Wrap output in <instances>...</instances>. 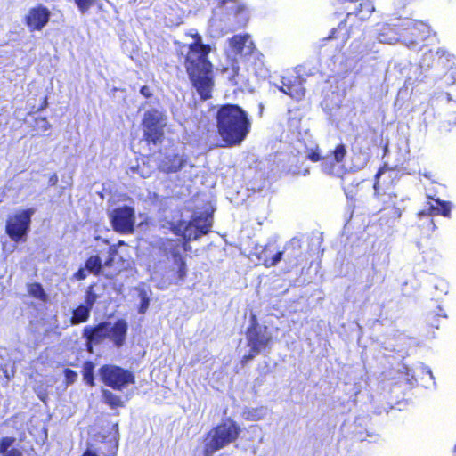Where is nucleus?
I'll list each match as a JSON object with an SVG mask.
<instances>
[{
    "instance_id": "f257e3e1",
    "label": "nucleus",
    "mask_w": 456,
    "mask_h": 456,
    "mask_svg": "<svg viewBox=\"0 0 456 456\" xmlns=\"http://www.w3.org/2000/svg\"><path fill=\"white\" fill-rule=\"evenodd\" d=\"M193 39L190 44L175 42L176 54L183 58V66L191 84L201 101L212 98L215 87L214 65L209 59L212 47L204 44L201 35L197 30L186 33Z\"/></svg>"
},
{
    "instance_id": "f03ea898",
    "label": "nucleus",
    "mask_w": 456,
    "mask_h": 456,
    "mask_svg": "<svg viewBox=\"0 0 456 456\" xmlns=\"http://www.w3.org/2000/svg\"><path fill=\"white\" fill-rule=\"evenodd\" d=\"M216 131L226 146L240 145L251 129L247 112L239 105H220L216 113Z\"/></svg>"
},
{
    "instance_id": "7ed1b4c3",
    "label": "nucleus",
    "mask_w": 456,
    "mask_h": 456,
    "mask_svg": "<svg viewBox=\"0 0 456 456\" xmlns=\"http://www.w3.org/2000/svg\"><path fill=\"white\" fill-rule=\"evenodd\" d=\"M128 323L119 318L111 325L110 322L102 321L95 325H86L82 330V338L86 340V351L94 353V346L109 338L117 348L122 347L126 341Z\"/></svg>"
},
{
    "instance_id": "20e7f679",
    "label": "nucleus",
    "mask_w": 456,
    "mask_h": 456,
    "mask_svg": "<svg viewBox=\"0 0 456 456\" xmlns=\"http://www.w3.org/2000/svg\"><path fill=\"white\" fill-rule=\"evenodd\" d=\"M240 433V427L232 419L221 420L206 434L203 455L212 456L216 452L236 442Z\"/></svg>"
},
{
    "instance_id": "39448f33",
    "label": "nucleus",
    "mask_w": 456,
    "mask_h": 456,
    "mask_svg": "<svg viewBox=\"0 0 456 456\" xmlns=\"http://www.w3.org/2000/svg\"><path fill=\"white\" fill-rule=\"evenodd\" d=\"M141 126L142 139L148 145H158L163 142L167 123L162 112L157 109L145 111Z\"/></svg>"
},
{
    "instance_id": "423d86ee",
    "label": "nucleus",
    "mask_w": 456,
    "mask_h": 456,
    "mask_svg": "<svg viewBox=\"0 0 456 456\" xmlns=\"http://www.w3.org/2000/svg\"><path fill=\"white\" fill-rule=\"evenodd\" d=\"M99 375L105 386L118 391H122L128 385L135 383V377L132 371L113 364L101 366Z\"/></svg>"
},
{
    "instance_id": "0eeeda50",
    "label": "nucleus",
    "mask_w": 456,
    "mask_h": 456,
    "mask_svg": "<svg viewBox=\"0 0 456 456\" xmlns=\"http://www.w3.org/2000/svg\"><path fill=\"white\" fill-rule=\"evenodd\" d=\"M35 212L33 208L20 210L10 216L6 220L5 232L9 238L19 242L26 237L31 224V217Z\"/></svg>"
},
{
    "instance_id": "6e6552de",
    "label": "nucleus",
    "mask_w": 456,
    "mask_h": 456,
    "mask_svg": "<svg viewBox=\"0 0 456 456\" xmlns=\"http://www.w3.org/2000/svg\"><path fill=\"white\" fill-rule=\"evenodd\" d=\"M431 34L430 26L420 20H410L401 29L400 38L408 47L422 44Z\"/></svg>"
},
{
    "instance_id": "1a4fd4ad",
    "label": "nucleus",
    "mask_w": 456,
    "mask_h": 456,
    "mask_svg": "<svg viewBox=\"0 0 456 456\" xmlns=\"http://www.w3.org/2000/svg\"><path fill=\"white\" fill-rule=\"evenodd\" d=\"M110 220L113 230L120 234H130L134 230V209L130 206H122L114 208L110 213Z\"/></svg>"
},
{
    "instance_id": "9d476101",
    "label": "nucleus",
    "mask_w": 456,
    "mask_h": 456,
    "mask_svg": "<svg viewBox=\"0 0 456 456\" xmlns=\"http://www.w3.org/2000/svg\"><path fill=\"white\" fill-rule=\"evenodd\" d=\"M304 79L295 70H287L281 77L280 90L296 101H301L305 94Z\"/></svg>"
},
{
    "instance_id": "9b49d317",
    "label": "nucleus",
    "mask_w": 456,
    "mask_h": 456,
    "mask_svg": "<svg viewBox=\"0 0 456 456\" xmlns=\"http://www.w3.org/2000/svg\"><path fill=\"white\" fill-rule=\"evenodd\" d=\"M50 18V10L43 4H37L28 11L23 17V23L30 32L41 31L48 24Z\"/></svg>"
},
{
    "instance_id": "f8f14e48",
    "label": "nucleus",
    "mask_w": 456,
    "mask_h": 456,
    "mask_svg": "<svg viewBox=\"0 0 456 456\" xmlns=\"http://www.w3.org/2000/svg\"><path fill=\"white\" fill-rule=\"evenodd\" d=\"M211 222L201 216L194 217L192 220L186 222L184 232V245L191 240L199 239L200 236L208 234L211 229Z\"/></svg>"
},
{
    "instance_id": "ddd939ff",
    "label": "nucleus",
    "mask_w": 456,
    "mask_h": 456,
    "mask_svg": "<svg viewBox=\"0 0 456 456\" xmlns=\"http://www.w3.org/2000/svg\"><path fill=\"white\" fill-rule=\"evenodd\" d=\"M231 51L242 59L254 52L256 47L248 33L233 35L228 40Z\"/></svg>"
},
{
    "instance_id": "4468645a",
    "label": "nucleus",
    "mask_w": 456,
    "mask_h": 456,
    "mask_svg": "<svg viewBox=\"0 0 456 456\" xmlns=\"http://www.w3.org/2000/svg\"><path fill=\"white\" fill-rule=\"evenodd\" d=\"M395 196H389V200L383 203L379 209L378 222L381 226H391L402 216V209L395 200Z\"/></svg>"
},
{
    "instance_id": "2eb2a0df",
    "label": "nucleus",
    "mask_w": 456,
    "mask_h": 456,
    "mask_svg": "<svg viewBox=\"0 0 456 456\" xmlns=\"http://www.w3.org/2000/svg\"><path fill=\"white\" fill-rule=\"evenodd\" d=\"M186 165V156L179 153H166L158 163V169L161 173L169 175L180 172Z\"/></svg>"
},
{
    "instance_id": "dca6fc26",
    "label": "nucleus",
    "mask_w": 456,
    "mask_h": 456,
    "mask_svg": "<svg viewBox=\"0 0 456 456\" xmlns=\"http://www.w3.org/2000/svg\"><path fill=\"white\" fill-rule=\"evenodd\" d=\"M246 337L248 346L249 347L257 348L260 351L265 348H270L273 344V337L268 331V328L266 326L251 331H246Z\"/></svg>"
},
{
    "instance_id": "f3484780",
    "label": "nucleus",
    "mask_w": 456,
    "mask_h": 456,
    "mask_svg": "<svg viewBox=\"0 0 456 456\" xmlns=\"http://www.w3.org/2000/svg\"><path fill=\"white\" fill-rule=\"evenodd\" d=\"M243 62L247 70L252 72L256 77H265L268 75L264 55L257 49L243 59Z\"/></svg>"
},
{
    "instance_id": "a211bd4d",
    "label": "nucleus",
    "mask_w": 456,
    "mask_h": 456,
    "mask_svg": "<svg viewBox=\"0 0 456 456\" xmlns=\"http://www.w3.org/2000/svg\"><path fill=\"white\" fill-rule=\"evenodd\" d=\"M302 242L301 240L293 237L285 245L282 250L285 261L292 266L299 265V257L301 256Z\"/></svg>"
},
{
    "instance_id": "6ab92c4d",
    "label": "nucleus",
    "mask_w": 456,
    "mask_h": 456,
    "mask_svg": "<svg viewBox=\"0 0 456 456\" xmlns=\"http://www.w3.org/2000/svg\"><path fill=\"white\" fill-rule=\"evenodd\" d=\"M283 256V252L275 250L273 243H267L258 253L257 258L265 268L275 266Z\"/></svg>"
},
{
    "instance_id": "aec40b11",
    "label": "nucleus",
    "mask_w": 456,
    "mask_h": 456,
    "mask_svg": "<svg viewBox=\"0 0 456 456\" xmlns=\"http://www.w3.org/2000/svg\"><path fill=\"white\" fill-rule=\"evenodd\" d=\"M334 159V162L328 159V156L323 158L322 167V170L330 175H335L336 173V163H341L346 155V146L342 143L338 144L335 149L330 152Z\"/></svg>"
},
{
    "instance_id": "412c9836",
    "label": "nucleus",
    "mask_w": 456,
    "mask_h": 456,
    "mask_svg": "<svg viewBox=\"0 0 456 456\" xmlns=\"http://www.w3.org/2000/svg\"><path fill=\"white\" fill-rule=\"evenodd\" d=\"M434 203H428L426 214L428 216H443L444 217L451 216L452 204L449 201L441 200L439 199L433 200Z\"/></svg>"
},
{
    "instance_id": "4be33fe9",
    "label": "nucleus",
    "mask_w": 456,
    "mask_h": 456,
    "mask_svg": "<svg viewBox=\"0 0 456 456\" xmlns=\"http://www.w3.org/2000/svg\"><path fill=\"white\" fill-rule=\"evenodd\" d=\"M91 309L82 304L74 308L71 312L69 322L71 325H78L86 322L91 314Z\"/></svg>"
},
{
    "instance_id": "5701e85b",
    "label": "nucleus",
    "mask_w": 456,
    "mask_h": 456,
    "mask_svg": "<svg viewBox=\"0 0 456 456\" xmlns=\"http://www.w3.org/2000/svg\"><path fill=\"white\" fill-rule=\"evenodd\" d=\"M375 11L370 0H362L354 12V15L362 21L369 20Z\"/></svg>"
},
{
    "instance_id": "b1692460",
    "label": "nucleus",
    "mask_w": 456,
    "mask_h": 456,
    "mask_svg": "<svg viewBox=\"0 0 456 456\" xmlns=\"http://www.w3.org/2000/svg\"><path fill=\"white\" fill-rule=\"evenodd\" d=\"M172 256L175 263L177 265V270L174 273L175 281H183L187 275V265L185 259L179 252H173Z\"/></svg>"
},
{
    "instance_id": "393cba45",
    "label": "nucleus",
    "mask_w": 456,
    "mask_h": 456,
    "mask_svg": "<svg viewBox=\"0 0 456 456\" xmlns=\"http://www.w3.org/2000/svg\"><path fill=\"white\" fill-rule=\"evenodd\" d=\"M102 402L111 409H117L124 406V402L121 397L108 389L102 390Z\"/></svg>"
},
{
    "instance_id": "a878e982",
    "label": "nucleus",
    "mask_w": 456,
    "mask_h": 456,
    "mask_svg": "<svg viewBox=\"0 0 456 456\" xmlns=\"http://www.w3.org/2000/svg\"><path fill=\"white\" fill-rule=\"evenodd\" d=\"M86 269L87 272L93 273L95 276H99L102 273V263L101 257L98 255L90 256L85 263Z\"/></svg>"
},
{
    "instance_id": "bb28decb",
    "label": "nucleus",
    "mask_w": 456,
    "mask_h": 456,
    "mask_svg": "<svg viewBox=\"0 0 456 456\" xmlns=\"http://www.w3.org/2000/svg\"><path fill=\"white\" fill-rule=\"evenodd\" d=\"M28 294L39 299L42 302H46L48 299L47 294L45 293L43 286L39 282H32L28 284Z\"/></svg>"
},
{
    "instance_id": "cd10ccee",
    "label": "nucleus",
    "mask_w": 456,
    "mask_h": 456,
    "mask_svg": "<svg viewBox=\"0 0 456 456\" xmlns=\"http://www.w3.org/2000/svg\"><path fill=\"white\" fill-rule=\"evenodd\" d=\"M83 379L85 382L90 386L94 387V364L91 361H86L83 364Z\"/></svg>"
},
{
    "instance_id": "c85d7f7f",
    "label": "nucleus",
    "mask_w": 456,
    "mask_h": 456,
    "mask_svg": "<svg viewBox=\"0 0 456 456\" xmlns=\"http://www.w3.org/2000/svg\"><path fill=\"white\" fill-rule=\"evenodd\" d=\"M98 297V295L94 290V285H90L86 288L85 294V303L83 305L88 306V308L92 310L97 302Z\"/></svg>"
},
{
    "instance_id": "c756f323",
    "label": "nucleus",
    "mask_w": 456,
    "mask_h": 456,
    "mask_svg": "<svg viewBox=\"0 0 456 456\" xmlns=\"http://www.w3.org/2000/svg\"><path fill=\"white\" fill-rule=\"evenodd\" d=\"M140 305L138 306V313L144 314L149 308L150 298L144 290L139 292Z\"/></svg>"
},
{
    "instance_id": "7c9ffc66",
    "label": "nucleus",
    "mask_w": 456,
    "mask_h": 456,
    "mask_svg": "<svg viewBox=\"0 0 456 456\" xmlns=\"http://www.w3.org/2000/svg\"><path fill=\"white\" fill-rule=\"evenodd\" d=\"M117 255V245H110L108 248V257L102 265L105 267H112Z\"/></svg>"
},
{
    "instance_id": "2f4dec72",
    "label": "nucleus",
    "mask_w": 456,
    "mask_h": 456,
    "mask_svg": "<svg viewBox=\"0 0 456 456\" xmlns=\"http://www.w3.org/2000/svg\"><path fill=\"white\" fill-rule=\"evenodd\" d=\"M15 442V437L13 436H4L0 440V452L4 455L8 452L9 447H11Z\"/></svg>"
},
{
    "instance_id": "473e14b6",
    "label": "nucleus",
    "mask_w": 456,
    "mask_h": 456,
    "mask_svg": "<svg viewBox=\"0 0 456 456\" xmlns=\"http://www.w3.org/2000/svg\"><path fill=\"white\" fill-rule=\"evenodd\" d=\"M63 374L65 377V383L67 386L73 384L77 378V372L69 368L64 369Z\"/></svg>"
},
{
    "instance_id": "72a5a7b5",
    "label": "nucleus",
    "mask_w": 456,
    "mask_h": 456,
    "mask_svg": "<svg viewBox=\"0 0 456 456\" xmlns=\"http://www.w3.org/2000/svg\"><path fill=\"white\" fill-rule=\"evenodd\" d=\"M385 170H386V167H381L379 168L378 172L375 175L373 189H374V195L376 197H378L379 195V189H380L379 178L383 175Z\"/></svg>"
},
{
    "instance_id": "f704fd0d",
    "label": "nucleus",
    "mask_w": 456,
    "mask_h": 456,
    "mask_svg": "<svg viewBox=\"0 0 456 456\" xmlns=\"http://www.w3.org/2000/svg\"><path fill=\"white\" fill-rule=\"evenodd\" d=\"M260 353V350L255 347H249V350L247 354H245L240 360V362L242 365L246 364L248 361L255 358L258 354Z\"/></svg>"
},
{
    "instance_id": "c9c22d12",
    "label": "nucleus",
    "mask_w": 456,
    "mask_h": 456,
    "mask_svg": "<svg viewBox=\"0 0 456 456\" xmlns=\"http://www.w3.org/2000/svg\"><path fill=\"white\" fill-rule=\"evenodd\" d=\"M185 224L186 222L179 221L175 225L171 228V231L174 234L177 236H181L184 240V232H185Z\"/></svg>"
},
{
    "instance_id": "e433bc0d",
    "label": "nucleus",
    "mask_w": 456,
    "mask_h": 456,
    "mask_svg": "<svg viewBox=\"0 0 456 456\" xmlns=\"http://www.w3.org/2000/svg\"><path fill=\"white\" fill-rule=\"evenodd\" d=\"M227 4H232V8L234 9V14L239 13L243 7L238 3L237 0H220L219 6H225Z\"/></svg>"
},
{
    "instance_id": "4c0bfd02",
    "label": "nucleus",
    "mask_w": 456,
    "mask_h": 456,
    "mask_svg": "<svg viewBox=\"0 0 456 456\" xmlns=\"http://www.w3.org/2000/svg\"><path fill=\"white\" fill-rule=\"evenodd\" d=\"M259 328L262 327L259 325L257 316L255 313L251 312L249 314V325L248 326L246 331H251Z\"/></svg>"
},
{
    "instance_id": "58836bf2",
    "label": "nucleus",
    "mask_w": 456,
    "mask_h": 456,
    "mask_svg": "<svg viewBox=\"0 0 456 456\" xmlns=\"http://www.w3.org/2000/svg\"><path fill=\"white\" fill-rule=\"evenodd\" d=\"M75 3L81 12H87L93 4L92 0H75Z\"/></svg>"
},
{
    "instance_id": "ea45409f",
    "label": "nucleus",
    "mask_w": 456,
    "mask_h": 456,
    "mask_svg": "<svg viewBox=\"0 0 456 456\" xmlns=\"http://www.w3.org/2000/svg\"><path fill=\"white\" fill-rule=\"evenodd\" d=\"M87 270L85 267H80L75 273L74 278L77 280H85L87 277Z\"/></svg>"
},
{
    "instance_id": "a19ab883",
    "label": "nucleus",
    "mask_w": 456,
    "mask_h": 456,
    "mask_svg": "<svg viewBox=\"0 0 456 456\" xmlns=\"http://www.w3.org/2000/svg\"><path fill=\"white\" fill-rule=\"evenodd\" d=\"M307 158L313 162H318L323 160L324 157H322L317 151H312L311 152H309Z\"/></svg>"
},
{
    "instance_id": "79ce46f5",
    "label": "nucleus",
    "mask_w": 456,
    "mask_h": 456,
    "mask_svg": "<svg viewBox=\"0 0 456 456\" xmlns=\"http://www.w3.org/2000/svg\"><path fill=\"white\" fill-rule=\"evenodd\" d=\"M140 93L142 95H143L145 98H151L153 94L151 92V89L150 88V86H142L141 88H140Z\"/></svg>"
},
{
    "instance_id": "37998d69",
    "label": "nucleus",
    "mask_w": 456,
    "mask_h": 456,
    "mask_svg": "<svg viewBox=\"0 0 456 456\" xmlns=\"http://www.w3.org/2000/svg\"><path fill=\"white\" fill-rule=\"evenodd\" d=\"M4 456H22V452L16 448L9 450Z\"/></svg>"
},
{
    "instance_id": "c03bdc74",
    "label": "nucleus",
    "mask_w": 456,
    "mask_h": 456,
    "mask_svg": "<svg viewBox=\"0 0 456 456\" xmlns=\"http://www.w3.org/2000/svg\"><path fill=\"white\" fill-rule=\"evenodd\" d=\"M80 456H99L95 450L86 448Z\"/></svg>"
},
{
    "instance_id": "a18cd8bd",
    "label": "nucleus",
    "mask_w": 456,
    "mask_h": 456,
    "mask_svg": "<svg viewBox=\"0 0 456 456\" xmlns=\"http://www.w3.org/2000/svg\"><path fill=\"white\" fill-rule=\"evenodd\" d=\"M47 106H48V98H47V96H45V97L43 98V101H42V102H41V104H40V106H39V108H38V110H38V111H39V110H43L46 109V108H47Z\"/></svg>"
},
{
    "instance_id": "49530a36",
    "label": "nucleus",
    "mask_w": 456,
    "mask_h": 456,
    "mask_svg": "<svg viewBox=\"0 0 456 456\" xmlns=\"http://www.w3.org/2000/svg\"><path fill=\"white\" fill-rule=\"evenodd\" d=\"M50 181L53 184H55L57 182H58V177L57 175L54 174L51 176L50 178Z\"/></svg>"
},
{
    "instance_id": "de8ad7c7",
    "label": "nucleus",
    "mask_w": 456,
    "mask_h": 456,
    "mask_svg": "<svg viewBox=\"0 0 456 456\" xmlns=\"http://www.w3.org/2000/svg\"><path fill=\"white\" fill-rule=\"evenodd\" d=\"M115 245H117V252L118 251V247L121 246V245H126L125 241L124 240H118V243H116Z\"/></svg>"
},
{
    "instance_id": "09e8293b",
    "label": "nucleus",
    "mask_w": 456,
    "mask_h": 456,
    "mask_svg": "<svg viewBox=\"0 0 456 456\" xmlns=\"http://www.w3.org/2000/svg\"><path fill=\"white\" fill-rule=\"evenodd\" d=\"M239 69H239V67H238V66H236V67L234 68V72H235V74H236V75L238 74Z\"/></svg>"
},
{
    "instance_id": "8fccbe9b",
    "label": "nucleus",
    "mask_w": 456,
    "mask_h": 456,
    "mask_svg": "<svg viewBox=\"0 0 456 456\" xmlns=\"http://www.w3.org/2000/svg\"><path fill=\"white\" fill-rule=\"evenodd\" d=\"M183 248H184V250H187L188 248V243L186 245H184V243L183 244Z\"/></svg>"
},
{
    "instance_id": "3c124183",
    "label": "nucleus",
    "mask_w": 456,
    "mask_h": 456,
    "mask_svg": "<svg viewBox=\"0 0 456 456\" xmlns=\"http://www.w3.org/2000/svg\"><path fill=\"white\" fill-rule=\"evenodd\" d=\"M453 452L456 453V443H455V445L453 447Z\"/></svg>"
}]
</instances>
